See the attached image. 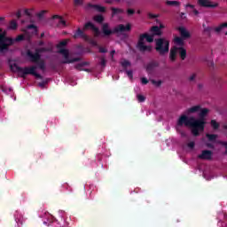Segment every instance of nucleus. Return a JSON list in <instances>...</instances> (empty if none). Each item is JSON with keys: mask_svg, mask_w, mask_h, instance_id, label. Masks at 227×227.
Masks as SVG:
<instances>
[{"mask_svg": "<svg viewBox=\"0 0 227 227\" xmlns=\"http://www.w3.org/2000/svg\"><path fill=\"white\" fill-rule=\"evenodd\" d=\"M145 40L149 43H152V42H153V35H150L146 33L140 35L137 44V49L140 52H152V46L145 45Z\"/></svg>", "mask_w": 227, "mask_h": 227, "instance_id": "nucleus-3", "label": "nucleus"}, {"mask_svg": "<svg viewBox=\"0 0 227 227\" xmlns=\"http://www.w3.org/2000/svg\"><path fill=\"white\" fill-rule=\"evenodd\" d=\"M49 51H52L51 43H50L49 48H42L35 50V53H32L31 51H28L27 52V56H28L31 63H37L41 70H45V61L40 59V52H47Z\"/></svg>", "mask_w": 227, "mask_h": 227, "instance_id": "nucleus-2", "label": "nucleus"}, {"mask_svg": "<svg viewBox=\"0 0 227 227\" xmlns=\"http://www.w3.org/2000/svg\"><path fill=\"white\" fill-rule=\"evenodd\" d=\"M113 0H109V1H107V3H111Z\"/></svg>", "mask_w": 227, "mask_h": 227, "instance_id": "nucleus-55", "label": "nucleus"}, {"mask_svg": "<svg viewBox=\"0 0 227 227\" xmlns=\"http://www.w3.org/2000/svg\"><path fill=\"white\" fill-rule=\"evenodd\" d=\"M127 13L128 15H134V13H136V11L134 9H128Z\"/></svg>", "mask_w": 227, "mask_h": 227, "instance_id": "nucleus-37", "label": "nucleus"}, {"mask_svg": "<svg viewBox=\"0 0 227 227\" xmlns=\"http://www.w3.org/2000/svg\"><path fill=\"white\" fill-rule=\"evenodd\" d=\"M13 39L8 38L0 33V52H3V51H8V47H10V45H13Z\"/></svg>", "mask_w": 227, "mask_h": 227, "instance_id": "nucleus-9", "label": "nucleus"}, {"mask_svg": "<svg viewBox=\"0 0 227 227\" xmlns=\"http://www.w3.org/2000/svg\"><path fill=\"white\" fill-rule=\"evenodd\" d=\"M17 17H18V19H20V12L17 14Z\"/></svg>", "mask_w": 227, "mask_h": 227, "instance_id": "nucleus-50", "label": "nucleus"}, {"mask_svg": "<svg viewBox=\"0 0 227 227\" xmlns=\"http://www.w3.org/2000/svg\"><path fill=\"white\" fill-rule=\"evenodd\" d=\"M53 20L55 24H57L58 27H65L67 26L65 20L59 15L53 16Z\"/></svg>", "mask_w": 227, "mask_h": 227, "instance_id": "nucleus-15", "label": "nucleus"}, {"mask_svg": "<svg viewBox=\"0 0 227 227\" xmlns=\"http://www.w3.org/2000/svg\"><path fill=\"white\" fill-rule=\"evenodd\" d=\"M206 137H207L208 141H215L217 139V135L215 134H206Z\"/></svg>", "mask_w": 227, "mask_h": 227, "instance_id": "nucleus-26", "label": "nucleus"}, {"mask_svg": "<svg viewBox=\"0 0 227 227\" xmlns=\"http://www.w3.org/2000/svg\"><path fill=\"white\" fill-rule=\"evenodd\" d=\"M208 114V109L203 108L200 110V118L196 119L194 117H187V115L183 114L179 117L177 121L178 127H182L184 125L185 127L192 128V134L198 137L200 136V131L203 132L205 130V125H207V121H205V117Z\"/></svg>", "mask_w": 227, "mask_h": 227, "instance_id": "nucleus-1", "label": "nucleus"}, {"mask_svg": "<svg viewBox=\"0 0 227 227\" xmlns=\"http://www.w3.org/2000/svg\"><path fill=\"white\" fill-rule=\"evenodd\" d=\"M11 70L12 72H19V74H22L23 75H35V77H41L40 74L36 73V66L20 67L16 64H13L11 66Z\"/></svg>", "mask_w": 227, "mask_h": 227, "instance_id": "nucleus-4", "label": "nucleus"}, {"mask_svg": "<svg viewBox=\"0 0 227 227\" xmlns=\"http://www.w3.org/2000/svg\"><path fill=\"white\" fill-rule=\"evenodd\" d=\"M181 136H182V137H186L187 134H185V132H181Z\"/></svg>", "mask_w": 227, "mask_h": 227, "instance_id": "nucleus-48", "label": "nucleus"}, {"mask_svg": "<svg viewBox=\"0 0 227 227\" xmlns=\"http://www.w3.org/2000/svg\"><path fill=\"white\" fill-rule=\"evenodd\" d=\"M27 29H34V33H38V28H36V26L35 25H29L27 27Z\"/></svg>", "mask_w": 227, "mask_h": 227, "instance_id": "nucleus-32", "label": "nucleus"}, {"mask_svg": "<svg viewBox=\"0 0 227 227\" xmlns=\"http://www.w3.org/2000/svg\"><path fill=\"white\" fill-rule=\"evenodd\" d=\"M177 54H179L182 61H184L185 58H187V50H185V48H183V46H179L177 47Z\"/></svg>", "mask_w": 227, "mask_h": 227, "instance_id": "nucleus-17", "label": "nucleus"}, {"mask_svg": "<svg viewBox=\"0 0 227 227\" xmlns=\"http://www.w3.org/2000/svg\"><path fill=\"white\" fill-rule=\"evenodd\" d=\"M199 111H201V106L197 105V106H192L191 108H189L187 110V114H191L192 113H199Z\"/></svg>", "mask_w": 227, "mask_h": 227, "instance_id": "nucleus-19", "label": "nucleus"}, {"mask_svg": "<svg viewBox=\"0 0 227 227\" xmlns=\"http://www.w3.org/2000/svg\"><path fill=\"white\" fill-rule=\"evenodd\" d=\"M141 83L142 84H148V79L146 77L141 78Z\"/></svg>", "mask_w": 227, "mask_h": 227, "instance_id": "nucleus-38", "label": "nucleus"}, {"mask_svg": "<svg viewBox=\"0 0 227 227\" xmlns=\"http://www.w3.org/2000/svg\"><path fill=\"white\" fill-rule=\"evenodd\" d=\"M132 31V24L127 23L126 25L119 24L114 27L115 35H122V40L129 38V34Z\"/></svg>", "mask_w": 227, "mask_h": 227, "instance_id": "nucleus-7", "label": "nucleus"}, {"mask_svg": "<svg viewBox=\"0 0 227 227\" xmlns=\"http://www.w3.org/2000/svg\"><path fill=\"white\" fill-rule=\"evenodd\" d=\"M26 13H27V10L26 11Z\"/></svg>", "mask_w": 227, "mask_h": 227, "instance_id": "nucleus-60", "label": "nucleus"}, {"mask_svg": "<svg viewBox=\"0 0 227 227\" xmlns=\"http://www.w3.org/2000/svg\"><path fill=\"white\" fill-rule=\"evenodd\" d=\"M22 40H24V35H18L16 37L15 42H20Z\"/></svg>", "mask_w": 227, "mask_h": 227, "instance_id": "nucleus-36", "label": "nucleus"}, {"mask_svg": "<svg viewBox=\"0 0 227 227\" xmlns=\"http://www.w3.org/2000/svg\"><path fill=\"white\" fill-rule=\"evenodd\" d=\"M188 148H191V150H193L194 146H196V144L194 142H190L187 145Z\"/></svg>", "mask_w": 227, "mask_h": 227, "instance_id": "nucleus-35", "label": "nucleus"}, {"mask_svg": "<svg viewBox=\"0 0 227 227\" xmlns=\"http://www.w3.org/2000/svg\"><path fill=\"white\" fill-rule=\"evenodd\" d=\"M83 38V40H85L86 42H89V43H91V45H97V42L91 38H90V36L84 35V32H82V30L78 29L77 32L74 34V38Z\"/></svg>", "mask_w": 227, "mask_h": 227, "instance_id": "nucleus-10", "label": "nucleus"}, {"mask_svg": "<svg viewBox=\"0 0 227 227\" xmlns=\"http://www.w3.org/2000/svg\"><path fill=\"white\" fill-rule=\"evenodd\" d=\"M112 54H114V51H112Z\"/></svg>", "mask_w": 227, "mask_h": 227, "instance_id": "nucleus-58", "label": "nucleus"}, {"mask_svg": "<svg viewBox=\"0 0 227 227\" xmlns=\"http://www.w3.org/2000/svg\"><path fill=\"white\" fill-rule=\"evenodd\" d=\"M157 67H159V62L157 61L149 62L145 67V70L148 75H152V74L155 72V68H157Z\"/></svg>", "mask_w": 227, "mask_h": 227, "instance_id": "nucleus-12", "label": "nucleus"}, {"mask_svg": "<svg viewBox=\"0 0 227 227\" xmlns=\"http://www.w3.org/2000/svg\"><path fill=\"white\" fill-rule=\"evenodd\" d=\"M121 65L122 68H124V70H127V68H129V67H130L132 64L130 63V61H129L127 59H122L121 61Z\"/></svg>", "mask_w": 227, "mask_h": 227, "instance_id": "nucleus-23", "label": "nucleus"}, {"mask_svg": "<svg viewBox=\"0 0 227 227\" xmlns=\"http://www.w3.org/2000/svg\"><path fill=\"white\" fill-rule=\"evenodd\" d=\"M81 1L82 0H74L75 4H81Z\"/></svg>", "mask_w": 227, "mask_h": 227, "instance_id": "nucleus-46", "label": "nucleus"}, {"mask_svg": "<svg viewBox=\"0 0 227 227\" xmlns=\"http://www.w3.org/2000/svg\"><path fill=\"white\" fill-rule=\"evenodd\" d=\"M198 4L202 8H217V4H212L209 0H198Z\"/></svg>", "mask_w": 227, "mask_h": 227, "instance_id": "nucleus-13", "label": "nucleus"}, {"mask_svg": "<svg viewBox=\"0 0 227 227\" xmlns=\"http://www.w3.org/2000/svg\"><path fill=\"white\" fill-rule=\"evenodd\" d=\"M211 127L214 129V130H217L220 127V124L215 120H211Z\"/></svg>", "mask_w": 227, "mask_h": 227, "instance_id": "nucleus-25", "label": "nucleus"}, {"mask_svg": "<svg viewBox=\"0 0 227 227\" xmlns=\"http://www.w3.org/2000/svg\"><path fill=\"white\" fill-rule=\"evenodd\" d=\"M151 33H153V36H161L162 30L158 26H153L151 27Z\"/></svg>", "mask_w": 227, "mask_h": 227, "instance_id": "nucleus-18", "label": "nucleus"}, {"mask_svg": "<svg viewBox=\"0 0 227 227\" xmlns=\"http://www.w3.org/2000/svg\"><path fill=\"white\" fill-rule=\"evenodd\" d=\"M137 99L138 102L142 103L145 102V100H146V98L141 94L137 95Z\"/></svg>", "mask_w": 227, "mask_h": 227, "instance_id": "nucleus-29", "label": "nucleus"}, {"mask_svg": "<svg viewBox=\"0 0 227 227\" xmlns=\"http://www.w3.org/2000/svg\"><path fill=\"white\" fill-rule=\"evenodd\" d=\"M1 20H4V18H0V21H1Z\"/></svg>", "mask_w": 227, "mask_h": 227, "instance_id": "nucleus-54", "label": "nucleus"}, {"mask_svg": "<svg viewBox=\"0 0 227 227\" xmlns=\"http://www.w3.org/2000/svg\"><path fill=\"white\" fill-rule=\"evenodd\" d=\"M67 43H68V40H64L57 45L59 54H62L64 58V60L62 61V63L68 64V63H74L75 61H79V59H70V52H68V50L65 49V47L67 46Z\"/></svg>", "mask_w": 227, "mask_h": 227, "instance_id": "nucleus-5", "label": "nucleus"}, {"mask_svg": "<svg viewBox=\"0 0 227 227\" xmlns=\"http://www.w3.org/2000/svg\"><path fill=\"white\" fill-rule=\"evenodd\" d=\"M225 35H227V31L225 32Z\"/></svg>", "mask_w": 227, "mask_h": 227, "instance_id": "nucleus-59", "label": "nucleus"}, {"mask_svg": "<svg viewBox=\"0 0 227 227\" xmlns=\"http://www.w3.org/2000/svg\"><path fill=\"white\" fill-rule=\"evenodd\" d=\"M210 65H211V67H214V62H211Z\"/></svg>", "mask_w": 227, "mask_h": 227, "instance_id": "nucleus-52", "label": "nucleus"}, {"mask_svg": "<svg viewBox=\"0 0 227 227\" xmlns=\"http://www.w3.org/2000/svg\"><path fill=\"white\" fill-rule=\"evenodd\" d=\"M225 27H227V22L220 24L215 28V33H221Z\"/></svg>", "mask_w": 227, "mask_h": 227, "instance_id": "nucleus-22", "label": "nucleus"}, {"mask_svg": "<svg viewBox=\"0 0 227 227\" xmlns=\"http://www.w3.org/2000/svg\"><path fill=\"white\" fill-rule=\"evenodd\" d=\"M177 54H178V47L174 46L173 48L170 49L169 59L171 61H176V55Z\"/></svg>", "mask_w": 227, "mask_h": 227, "instance_id": "nucleus-16", "label": "nucleus"}, {"mask_svg": "<svg viewBox=\"0 0 227 227\" xmlns=\"http://www.w3.org/2000/svg\"><path fill=\"white\" fill-rule=\"evenodd\" d=\"M156 22H157V24H160V29H164V26L162 25V23H160V20H156Z\"/></svg>", "mask_w": 227, "mask_h": 227, "instance_id": "nucleus-40", "label": "nucleus"}, {"mask_svg": "<svg viewBox=\"0 0 227 227\" xmlns=\"http://www.w3.org/2000/svg\"><path fill=\"white\" fill-rule=\"evenodd\" d=\"M152 84H153L154 86H157L159 88V86H160L162 84V81L159 80V81H155V80H151Z\"/></svg>", "mask_w": 227, "mask_h": 227, "instance_id": "nucleus-31", "label": "nucleus"}, {"mask_svg": "<svg viewBox=\"0 0 227 227\" xmlns=\"http://www.w3.org/2000/svg\"><path fill=\"white\" fill-rule=\"evenodd\" d=\"M94 20L96 22H103L104 21V17L102 15H97L94 17Z\"/></svg>", "mask_w": 227, "mask_h": 227, "instance_id": "nucleus-28", "label": "nucleus"}, {"mask_svg": "<svg viewBox=\"0 0 227 227\" xmlns=\"http://www.w3.org/2000/svg\"><path fill=\"white\" fill-rule=\"evenodd\" d=\"M99 52H106V51L105 48H100V49H99Z\"/></svg>", "mask_w": 227, "mask_h": 227, "instance_id": "nucleus-47", "label": "nucleus"}, {"mask_svg": "<svg viewBox=\"0 0 227 227\" xmlns=\"http://www.w3.org/2000/svg\"><path fill=\"white\" fill-rule=\"evenodd\" d=\"M155 50L161 56H162V54H166L167 52H169V41H168L164 38L157 39Z\"/></svg>", "mask_w": 227, "mask_h": 227, "instance_id": "nucleus-8", "label": "nucleus"}, {"mask_svg": "<svg viewBox=\"0 0 227 227\" xmlns=\"http://www.w3.org/2000/svg\"><path fill=\"white\" fill-rule=\"evenodd\" d=\"M206 146H207V148H211V149H214V148H215L214 144H210V143H207V144H206Z\"/></svg>", "mask_w": 227, "mask_h": 227, "instance_id": "nucleus-41", "label": "nucleus"}, {"mask_svg": "<svg viewBox=\"0 0 227 227\" xmlns=\"http://www.w3.org/2000/svg\"><path fill=\"white\" fill-rule=\"evenodd\" d=\"M187 8H192V10H194V5L193 4H188L186 5Z\"/></svg>", "mask_w": 227, "mask_h": 227, "instance_id": "nucleus-44", "label": "nucleus"}, {"mask_svg": "<svg viewBox=\"0 0 227 227\" xmlns=\"http://www.w3.org/2000/svg\"><path fill=\"white\" fill-rule=\"evenodd\" d=\"M101 65H102V67H106V59H104V58H101Z\"/></svg>", "mask_w": 227, "mask_h": 227, "instance_id": "nucleus-43", "label": "nucleus"}, {"mask_svg": "<svg viewBox=\"0 0 227 227\" xmlns=\"http://www.w3.org/2000/svg\"><path fill=\"white\" fill-rule=\"evenodd\" d=\"M202 27L205 29V27H207V25L203 24Z\"/></svg>", "mask_w": 227, "mask_h": 227, "instance_id": "nucleus-51", "label": "nucleus"}, {"mask_svg": "<svg viewBox=\"0 0 227 227\" xmlns=\"http://www.w3.org/2000/svg\"><path fill=\"white\" fill-rule=\"evenodd\" d=\"M114 1H120V0H114Z\"/></svg>", "mask_w": 227, "mask_h": 227, "instance_id": "nucleus-61", "label": "nucleus"}, {"mask_svg": "<svg viewBox=\"0 0 227 227\" xmlns=\"http://www.w3.org/2000/svg\"><path fill=\"white\" fill-rule=\"evenodd\" d=\"M137 13L138 15H141V10L137 11Z\"/></svg>", "mask_w": 227, "mask_h": 227, "instance_id": "nucleus-49", "label": "nucleus"}, {"mask_svg": "<svg viewBox=\"0 0 227 227\" xmlns=\"http://www.w3.org/2000/svg\"><path fill=\"white\" fill-rule=\"evenodd\" d=\"M103 33L104 35H111V29L109 28V25L107 24H104L103 25Z\"/></svg>", "mask_w": 227, "mask_h": 227, "instance_id": "nucleus-24", "label": "nucleus"}, {"mask_svg": "<svg viewBox=\"0 0 227 227\" xmlns=\"http://www.w3.org/2000/svg\"><path fill=\"white\" fill-rule=\"evenodd\" d=\"M211 31H212V27H204V33H207V35H210Z\"/></svg>", "mask_w": 227, "mask_h": 227, "instance_id": "nucleus-33", "label": "nucleus"}, {"mask_svg": "<svg viewBox=\"0 0 227 227\" xmlns=\"http://www.w3.org/2000/svg\"><path fill=\"white\" fill-rule=\"evenodd\" d=\"M194 79H196V74H192V75L189 77V81H191V82L194 81Z\"/></svg>", "mask_w": 227, "mask_h": 227, "instance_id": "nucleus-42", "label": "nucleus"}, {"mask_svg": "<svg viewBox=\"0 0 227 227\" xmlns=\"http://www.w3.org/2000/svg\"><path fill=\"white\" fill-rule=\"evenodd\" d=\"M114 13H123V10L121 9H118V8H114Z\"/></svg>", "mask_w": 227, "mask_h": 227, "instance_id": "nucleus-39", "label": "nucleus"}, {"mask_svg": "<svg viewBox=\"0 0 227 227\" xmlns=\"http://www.w3.org/2000/svg\"><path fill=\"white\" fill-rule=\"evenodd\" d=\"M84 29H91L94 36H100V30H98V27H95V25H93L91 22L86 23Z\"/></svg>", "mask_w": 227, "mask_h": 227, "instance_id": "nucleus-14", "label": "nucleus"}, {"mask_svg": "<svg viewBox=\"0 0 227 227\" xmlns=\"http://www.w3.org/2000/svg\"><path fill=\"white\" fill-rule=\"evenodd\" d=\"M112 12H113V13H114V8H112Z\"/></svg>", "mask_w": 227, "mask_h": 227, "instance_id": "nucleus-53", "label": "nucleus"}, {"mask_svg": "<svg viewBox=\"0 0 227 227\" xmlns=\"http://www.w3.org/2000/svg\"><path fill=\"white\" fill-rule=\"evenodd\" d=\"M177 31H179L180 36H176L174 38V43L179 47H184L185 45L184 40H189V38H191V32L184 27H178Z\"/></svg>", "mask_w": 227, "mask_h": 227, "instance_id": "nucleus-6", "label": "nucleus"}, {"mask_svg": "<svg viewBox=\"0 0 227 227\" xmlns=\"http://www.w3.org/2000/svg\"><path fill=\"white\" fill-rule=\"evenodd\" d=\"M93 8H95L97 10V12H99L101 13L106 12V7L101 6V5H94Z\"/></svg>", "mask_w": 227, "mask_h": 227, "instance_id": "nucleus-27", "label": "nucleus"}, {"mask_svg": "<svg viewBox=\"0 0 227 227\" xmlns=\"http://www.w3.org/2000/svg\"><path fill=\"white\" fill-rule=\"evenodd\" d=\"M159 17V14H153L152 12L148 13V18L149 19H157Z\"/></svg>", "mask_w": 227, "mask_h": 227, "instance_id": "nucleus-34", "label": "nucleus"}, {"mask_svg": "<svg viewBox=\"0 0 227 227\" xmlns=\"http://www.w3.org/2000/svg\"><path fill=\"white\" fill-rule=\"evenodd\" d=\"M194 15H200V12L196 9H193Z\"/></svg>", "mask_w": 227, "mask_h": 227, "instance_id": "nucleus-45", "label": "nucleus"}, {"mask_svg": "<svg viewBox=\"0 0 227 227\" xmlns=\"http://www.w3.org/2000/svg\"><path fill=\"white\" fill-rule=\"evenodd\" d=\"M214 153L210 150H203L200 154L198 155V159L201 160H212Z\"/></svg>", "mask_w": 227, "mask_h": 227, "instance_id": "nucleus-11", "label": "nucleus"}, {"mask_svg": "<svg viewBox=\"0 0 227 227\" xmlns=\"http://www.w3.org/2000/svg\"><path fill=\"white\" fill-rule=\"evenodd\" d=\"M19 27V25L17 24V20H12L8 26V29H12V31H15V29H17V27Z\"/></svg>", "mask_w": 227, "mask_h": 227, "instance_id": "nucleus-20", "label": "nucleus"}, {"mask_svg": "<svg viewBox=\"0 0 227 227\" xmlns=\"http://www.w3.org/2000/svg\"><path fill=\"white\" fill-rule=\"evenodd\" d=\"M165 4H167V6H180V2L166 0Z\"/></svg>", "mask_w": 227, "mask_h": 227, "instance_id": "nucleus-21", "label": "nucleus"}, {"mask_svg": "<svg viewBox=\"0 0 227 227\" xmlns=\"http://www.w3.org/2000/svg\"><path fill=\"white\" fill-rule=\"evenodd\" d=\"M125 72L129 79H134V73L132 72V70L125 69Z\"/></svg>", "mask_w": 227, "mask_h": 227, "instance_id": "nucleus-30", "label": "nucleus"}, {"mask_svg": "<svg viewBox=\"0 0 227 227\" xmlns=\"http://www.w3.org/2000/svg\"><path fill=\"white\" fill-rule=\"evenodd\" d=\"M181 17H184V13L181 14Z\"/></svg>", "mask_w": 227, "mask_h": 227, "instance_id": "nucleus-56", "label": "nucleus"}, {"mask_svg": "<svg viewBox=\"0 0 227 227\" xmlns=\"http://www.w3.org/2000/svg\"><path fill=\"white\" fill-rule=\"evenodd\" d=\"M224 129H227V125L224 126Z\"/></svg>", "mask_w": 227, "mask_h": 227, "instance_id": "nucleus-57", "label": "nucleus"}]
</instances>
